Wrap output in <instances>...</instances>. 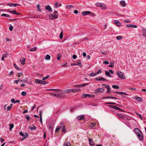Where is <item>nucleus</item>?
<instances>
[{"instance_id":"nucleus-1","label":"nucleus","mask_w":146,"mask_h":146,"mask_svg":"<svg viewBox=\"0 0 146 146\" xmlns=\"http://www.w3.org/2000/svg\"><path fill=\"white\" fill-rule=\"evenodd\" d=\"M134 132L137 135L138 139L140 141H142L143 139V134L141 131L137 128H135L134 129Z\"/></svg>"},{"instance_id":"nucleus-2","label":"nucleus","mask_w":146,"mask_h":146,"mask_svg":"<svg viewBox=\"0 0 146 146\" xmlns=\"http://www.w3.org/2000/svg\"><path fill=\"white\" fill-rule=\"evenodd\" d=\"M116 74L118 75V76L120 78L123 79H125L126 78V77L124 75V74L121 71H117Z\"/></svg>"},{"instance_id":"nucleus-3","label":"nucleus","mask_w":146,"mask_h":146,"mask_svg":"<svg viewBox=\"0 0 146 146\" xmlns=\"http://www.w3.org/2000/svg\"><path fill=\"white\" fill-rule=\"evenodd\" d=\"M58 14L56 15L51 14L49 16V18L50 20H53L54 19H56L58 17Z\"/></svg>"},{"instance_id":"nucleus-4","label":"nucleus","mask_w":146,"mask_h":146,"mask_svg":"<svg viewBox=\"0 0 146 146\" xmlns=\"http://www.w3.org/2000/svg\"><path fill=\"white\" fill-rule=\"evenodd\" d=\"M87 97L89 98H94V95L84 93L82 95V98H84Z\"/></svg>"},{"instance_id":"nucleus-5","label":"nucleus","mask_w":146,"mask_h":146,"mask_svg":"<svg viewBox=\"0 0 146 146\" xmlns=\"http://www.w3.org/2000/svg\"><path fill=\"white\" fill-rule=\"evenodd\" d=\"M35 82L38 84H46L45 81H43L42 80L36 79L35 80Z\"/></svg>"},{"instance_id":"nucleus-6","label":"nucleus","mask_w":146,"mask_h":146,"mask_svg":"<svg viewBox=\"0 0 146 146\" xmlns=\"http://www.w3.org/2000/svg\"><path fill=\"white\" fill-rule=\"evenodd\" d=\"M104 90H105L102 88H99L96 90L95 93L97 94L98 92H103Z\"/></svg>"},{"instance_id":"nucleus-7","label":"nucleus","mask_w":146,"mask_h":146,"mask_svg":"<svg viewBox=\"0 0 146 146\" xmlns=\"http://www.w3.org/2000/svg\"><path fill=\"white\" fill-rule=\"evenodd\" d=\"M95 80L97 81L108 80H107L102 77H98L96 78L95 79Z\"/></svg>"},{"instance_id":"nucleus-8","label":"nucleus","mask_w":146,"mask_h":146,"mask_svg":"<svg viewBox=\"0 0 146 146\" xmlns=\"http://www.w3.org/2000/svg\"><path fill=\"white\" fill-rule=\"evenodd\" d=\"M63 92L65 93H69L71 92H74V89H66L64 90Z\"/></svg>"},{"instance_id":"nucleus-9","label":"nucleus","mask_w":146,"mask_h":146,"mask_svg":"<svg viewBox=\"0 0 146 146\" xmlns=\"http://www.w3.org/2000/svg\"><path fill=\"white\" fill-rule=\"evenodd\" d=\"M78 120H85V119L84 118V116L83 115H81L78 116L76 118Z\"/></svg>"},{"instance_id":"nucleus-10","label":"nucleus","mask_w":146,"mask_h":146,"mask_svg":"<svg viewBox=\"0 0 146 146\" xmlns=\"http://www.w3.org/2000/svg\"><path fill=\"white\" fill-rule=\"evenodd\" d=\"M54 124L53 122H51L48 125V127L49 129L52 130L54 127Z\"/></svg>"},{"instance_id":"nucleus-11","label":"nucleus","mask_w":146,"mask_h":146,"mask_svg":"<svg viewBox=\"0 0 146 146\" xmlns=\"http://www.w3.org/2000/svg\"><path fill=\"white\" fill-rule=\"evenodd\" d=\"M19 134L20 135L22 136V137H23V139H25L28 136H27V133H26L25 134V135L24 133H23L22 132H20L19 133Z\"/></svg>"},{"instance_id":"nucleus-12","label":"nucleus","mask_w":146,"mask_h":146,"mask_svg":"<svg viewBox=\"0 0 146 146\" xmlns=\"http://www.w3.org/2000/svg\"><path fill=\"white\" fill-rule=\"evenodd\" d=\"M88 140L89 144L91 145L92 146H94V145L95 144L94 142H93V141L92 140V139L90 138H89Z\"/></svg>"},{"instance_id":"nucleus-13","label":"nucleus","mask_w":146,"mask_h":146,"mask_svg":"<svg viewBox=\"0 0 146 146\" xmlns=\"http://www.w3.org/2000/svg\"><path fill=\"white\" fill-rule=\"evenodd\" d=\"M7 5L11 7L12 6H14L15 7L17 6H20V5L16 3H8L7 4Z\"/></svg>"},{"instance_id":"nucleus-14","label":"nucleus","mask_w":146,"mask_h":146,"mask_svg":"<svg viewBox=\"0 0 146 146\" xmlns=\"http://www.w3.org/2000/svg\"><path fill=\"white\" fill-rule=\"evenodd\" d=\"M45 9L47 10L50 11V12H52V11L51 7L49 5H46V6Z\"/></svg>"},{"instance_id":"nucleus-15","label":"nucleus","mask_w":146,"mask_h":146,"mask_svg":"<svg viewBox=\"0 0 146 146\" xmlns=\"http://www.w3.org/2000/svg\"><path fill=\"white\" fill-rule=\"evenodd\" d=\"M118 117L119 119H125L124 115L121 114H118Z\"/></svg>"},{"instance_id":"nucleus-16","label":"nucleus","mask_w":146,"mask_h":146,"mask_svg":"<svg viewBox=\"0 0 146 146\" xmlns=\"http://www.w3.org/2000/svg\"><path fill=\"white\" fill-rule=\"evenodd\" d=\"M90 13V12L89 11H83L82 12V15L84 16L86 15H89Z\"/></svg>"},{"instance_id":"nucleus-17","label":"nucleus","mask_w":146,"mask_h":146,"mask_svg":"<svg viewBox=\"0 0 146 146\" xmlns=\"http://www.w3.org/2000/svg\"><path fill=\"white\" fill-rule=\"evenodd\" d=\"M127 27H131L134 28H136L137 27V26L135 25H126Z\"/></svg>"},{"instance_id":"nucleus-18","label":"nucleus","mask_w":146,"mask_h":146,"mask_svg":"<svg viewBox=\"0 0 146 146\" xmlns=\"http://www.w3.org/2000/svg\"><path fill=\"white\" fill-rule=\"evenodd\" d=\"M114 23L118 26H120L121 25V23L117 20H115L114 21Z\"/></svg>"},{"instance_id":"nucleus-19","label":"nucleus","mask_w":146,"mask_h":146,"mask_svg":"<svg viewBox=\"0 0 146 146\" xmlns=\"http://www.w3.org/2000/svg\"><path fill=\"white\" fill-rule=\"evenodd\" d=\"M76 65H78L80 67H82V64L81 63V61L80 60H78L77 61V62L76 63Z\"/></svg>"},{"instance_id":"nucleus-20","label":"nucleus","mask_w":146,"mask_h":146,"mask_svg":"<svg viewBox=\"0 0 146 146\" xmlns=\"http://www.w3.org/2000/svg\"><path fill=\"white\" fill-rule=\"evenodd\" d=\"M120 4L123 6V7H125L126 5V4L125 2L124 1H121L120 2Z\"/></svg>"},{"instance_id":"nucleus-21","label":"nucleus","mask_w":146,"mask_h":146,"mask_svg":"<svg viewBox=\"0 0 146 146\" xmlns=\"http://www.w3.org/2000/svg\"><path fill=\"white\" fill-rule=\"evenodd\" d=\"M105 75L107 76L110 77H111V76L110 75V73L108 71H105Z\"/></svg>"},{"instance_id":"nucleus-22","label":"nucleus","mask_w":146,"mask_h":146,"mask_svg":"<svg viewBox=\"0 0 146 146\" xmlns=\"http://www.w3.org/2000/svg\"><path fill=\"white\" fill-rule=\"evenodd\" d=\"M13 104H11L9 106H8L7 107V110L9 111L11 109L13 106Z\"/></svg>"},{"instance_id":"nucleus-23","label":"nucleus","mask_w":146,"mask_h":146,"mask_svg":"<svg viewBox=\"0 0 146 146\" xmlns=\"http://www.w3.org/2000/svg\"><path fill=\"white\" fill-rule=\"evenodd\" d=\"M66 97V96L64 95H63L62 92L60 93V96L59 98H65Z\"/></svg>"},{"instance_id":"nucleus-24","label":"nucleus","mask_w":146,"mask_h":146,"mask_svg":"<svg viewBox=\"0 0 146 146\" xmlns=\"http://www.w3.org/2000/svg\"><path fill=\"white\" fill-rule=\"evenodd\" d=\"M71 144L69 142L65 143L64 144V146H70Z\"/></svg>"},{"instance_id":"nucleus-25","label":"nucleus","mask_w":146,"mask_h":146,"mask_svg":"<svg viewBox=\"0 0 146 146\" xmlns=\"http://www.w3.org/2000/svg\"><path fill=\"white\" fill-rule=\"evenodd\" d=\"M25 59L24 58L22 60H20V61L22 65H24L25 64Z\"/></svg>"},{"instance_id":"nucleus-26","label":"nucleus","mask_w":146,"mask_h":146,"mask_svg":"<svg viewBox=\"0 0 146 146\" xmlns=\"http://www.w3.org/2000/svg\"><path fill=\"white\" fill-rule=\"evenodd\" d=\"M1 16L2 17H10L9 15L8 14H6L5 13H3L1 15Z\"/></svg>"},{"instance_id":"nucleus-27","label":"nucleus","mask_w":146,"mask_h":146,"mask_svg":"<svg viewBox=\"0 0 146 146\" xmlns=\"http://www.w3.org/2000/svg\"><path fill=\"white\" fill-rule=\"evenodd\" d=\"M9 126L10 127L9 129V130L10 131L13 127H14V124H13V123L10 124H9Z\"/></svg>"},{"instance_id":"nucleus-28","label":"nucleus","mask_w":146,"mask_h":146,"mask_svg":"<svg viewBox=\"0 0 146 146\" xmlns=\"http://www.w3.org/2000/svg\"><path fill=\"white\" fill-rule=\"evenodd\" d=\"M14 66L15 68L17 70H21V69L20 68H19L18 66H17V65L15 64V63L14 64Z\"/></svg>"},{"instance_id":"nucleus-29","label":"nucleus","mask_w":146,"mask_h":146,"mask_svg":"<svg viewBox=\"0 0 146 146\" xmlns=\"http://www.w3.org/2000/svg\"><path fill=\"white\" fill-rule=\"evenodd\" d=\"M29 128L31 130H33L36 129L37 128V127L36 126H34L33 127L31 126H29Z\"/></svg>"},{"instance_id":"nucleus-30","label":"nucleus","mask_w":146,"mask_h":146,"mask_svg":"<svg viewBox=\"0 0 146 146\" xmlns=\"http://www.w3.org/2000/svg\"><path fill=\"white\" fill-rule=\"evenodd\" d=\"M114 63L113 62H110V64L109 65L108 67L113 68L114 67Z\"/></svg>"},{"instance_id":"nucleus-31","label":"nucleus","mask_w":146,"mask_h":146,"mask_svg":"<svg viewBox=\"0 0 146 146\" xmlns=\"http://www.w3.org/2000/svg\"><path fill=\"white\" fill-rule=\"evenodd\" d=\"M50 56L48 54H47L46 55V56L45 57V59L46 60H49L50 59Z\"/></svg>"},{"instance_id":"nucleus-32","label":"nucleus","mask_w":146,"mask_h":146,"mask_svg":"<svg viewBox=\"0 0 146 146\" xmlns=\"http://www.w3.org/2000/svg\"><path fill=\"white\" fill-rule=\"evenodd\" d=\"M95 5L96 7H100L102 6V3H96Z\"/></svg>"},{"instance_id":"nucleus-33","label":"nucleus","mask_w":146,"mask_h":146,"mask_svg":"<svg viewBox=\"0 0 146 146\" xmlns=\"http://www.w3.org/2000/svg\"><path fill=\"white\" fill-rule=\"evenodd\" d=\"M63 35V31H62L60 34V36H59L60 38V39H62V38Z\"/></svg>"},{"instance_id":"nucleus-34","label":"nucleus","mask_w":146,"mask_h":146,"mask_svg":"<svg viewBox=\"0 0 146 146\" xmlns=\"http://www.w3.org/2000/svg\"><path fill=\"white\" fill-rule=\"evenodd\" d=\"M112 87L114 89H118L119 88V87L118 86L115 85H113Z\"/></svg>"},{"instance_id":"nucleus-35","label":"nucleus","mask_w":146,"mask_h":146,"mask_svg":"<svg viewBox=\"0 0 146 146\" xmlns=\"http://www.w3.org/2000/svg\"><path fill=\"white\" fill-rule=\"evenodd\" d=\"M106 99H117V98L115 97H111V96H107L106 97Z\"/></svg>"},{"instance_id":"nucleus-36","label":"nucleus","mask_w":146,"mask_h":146,"mask_svg":"<svg viewBox=\"0 0 146 146\" xmlns=\"http://www.w3.org/2000/svg\"><path fill=\"white\" fill-rule=\"evenodd\" d=\"M102 7V8L103 9H106V5H105V4H103V5H102V6H101Z\"/></svg>"},{"instance_id":"nucleus-37","label":"nucleus","mask_w":146,"mask_h":146,"mask_svg":"<svg viewBox=\"0 0 146 146\" xmlns=\"http://www.w3.org/2000/svg\"><path fill=\"white\" fill-rule=\"evenodd\" d=\"M58 5V3L57 2H55L54 3V7L55 8H57V6Z\"/></svg>"},{"instance_id":"nucleus-38","label":"nucleus","mask_w":146,"mask_h":146,"mask_svg":"<svg viewBox=\"0 0 146 146\" xmlns=\"http://www.w3.org/2000/svg\"><path fill=\"white\" fill-rule=\"evenodd\" d=\"M61 57V56L60 55V54H58L57 55V57H56L57 59V60H59Z\"/></svg>"},{"instance_id":"nucleus-39","label":"nucleus","mask_w":146,"mask_h":146,"mask_svg":"<svg viewBox=\"0 0 146 146\" xmlns=\"http://www.w3.org/2000/svg\"><path fill=\"white\" fill-rule=\"evenodd\" d=\"M107 89V93H110V87L109 86L108 87L106 88Z\"/></svg>"},{"instance_id":"nucleus-40","label":"nucleus","mask_w":146,"mask_h":146,"mask_svg":"<svg viewBox=\"0 0 146 146\" xmlns=\"http://www.w3.org/2000/svg\"><path fill=\"white\" fill-rule=\"evenodd\" d=\"M136 99L139 102H141L142 101V98L140 97H138Z\"/></svg>"},{"instance_id":"nucleus-41","label":"nucleus","mask_w":146,"mask_h":146,"mask_svg":"<svg viewBox=\"0 0 146 146\" xmlns=\"http://www.w3.org/2000/svg\"><path fill=\"white\" fill-rule=\"evenodd\" d=\"M66 8L68 9H69L72 8H73L74 7L72 5H67L66 7Z\"/></svg>"},{"instance_id":"nucleus-42","label":"nucleus","mask_w":146,"mask_h":146,"mask_svg":"<svg viewBox=\"0 0 146 146\" xmlns=\"http://www.w3.org/2000/svg\"><path fill=\"white\" fill-rule=\"evenodd\" d=\"M116 38L118 40H121L122 38V37L121 36H117L116 37Z\"/></svg>"},{"instance_id":"nucleus-43","label":"nucleus","mask_w":146,"mask_h":146,"mask_svg":"<svg viewBox=\"0 0 146 146\" xmlns=\"http://www.w3.org/2000/svg\"><path fill=\"white\" fill-rule=\"evenodd\" d=\"M143 35L146 36V30H143Z\"/></svg>"},{"instance_id":"nucleus-44","label":"nucleus","mask_w":146,"mask_h":146,"mask_svg":"<svg viewBox=\"0 0 146 146\" xmlns=\"http://www.w3.org/2000/svg\"><path fill=\"white\" fill-rule=\"evenodd\" d=\"M49 77V76L48 75H47L46 77H43L42 78V80H46V79L48 78Z\"/></svg>"},{"instance_id":"nucleus-45","label":"nucleus","mask_w":146,"mask_h":146,"mask_svg":"<svg viewBox=\"0 0 146 146\" xmlns=\"http://www.w3.org/2000/svg\"><path fill=\"white\" fill-rule=\"evenodd\" d=\"M36 48L35 47L32 48L31 49H30L29 50L31 51H34L36 50Z\"/></svg>"},{"instance_id":"nucleus-46","label":"nucleus","mask_w":146,"mask_h":146,"mask_svg":"<svg viewBox=\"0 0 146 146\" xmlns=\"http://www.w3.org/2000/svg\"><path fill=\"white\" fill-rule=\"evenodd\" d=\"M106 104H113V105H115L116 104V103L114 102H107L105 103Z\"/></svg>"},{"instance_id":"nucleus-47","label":"nucleus","mask_w":146,"mask_h":146,"mask_svg":"<svg viewBox=\"0 0 146 146\" xmlns=\"http://www.w3.org/2000/svg\"><path fill=\"white\" fill-rule=\"evenodd\" d=\"M8 12L11 13H12L14 14H15V12H16V11L15 10H12V11H8Z\"/></svg>"},{"instance_id":"nucleus-48","label":"nucleus","mask_w":146,"mask_h":146,"mask_svg":"<svg viewBox=\"0 0 146 146\" xmlns=\"http://www.w3.org/2000/svg\"><path fill=\"white\" fill-rule=\"evenodd\" d=\"M96 123H92L90 125V127H93L96 125Z\"/></svg>"},{"instance_id":"nucleus-49","label":"nucleus","mask_w":146,"mask_h":146,"mask_svg":"<svg viewBox=\"0 0 146 146\" xmlns=\"http://www.w3.org/2000/svg\"><path fill=\"white\" fill-rule=\"evenodd\" d=\"M21 94L22 96H24L26 95V93L25 92L23 91L21 92Z\"/></svg>"},{"instance_id":"nucleus-50","label":"nucleus","mask_w":146,"mask_h":146,"mask_svg":"<svg viewBox=\"0 0 146 146\" xmlns=\"http://www.w3.org/2000/svg\"><path fill=\"white\" fill-rule=\"evenodd\" d=\"M60 127L59 126L57 127L56 130L55 132H57L58 131L60 130Z\"/></svg>"},{"instance_id":"nucleus-51","label":"nucleus","mask_w":146,"mask_h":146,"mask_svg":"<svg viewBox=\"0 0 146 146\" xmlns=\"http://www.w3.org/2000/svg\"><path fill=\"white\" fill-rule=\"evenodd\" d=\"M13 29V27L12 25H10L9 27V29L10 31H12Z\"/></svg>"},{"instance_id":"nucleus-52","label":"nucleus","mask_w":146,"mask_h":146,"mask_svg":"<svg viewBox=\"0 0 146 146\" xmlns=\"http://www.w3.org/2000/svg\"><path fill=\"white\" fill-rule=\"evenodd\" d=\"M60 92H59L58 93H57V94H56V95H55V96H56V97L59 98L60 96Z\"/></svg>"},{"instance_id":"nucleus-53","label":"nucleus","mask_w":146,"mask_h":146,"mask_svg":"<svg viewBox=\"0 0 146 146\" xmlns=\"http://www.w3.org/2000/svg\"><path fill=\"white\" fill-rule=\"evenodd\" d=\"M108 107H111V108H112L115 109H116V106H111V105H109L108 106Z\"/></svg>"},{"instance_id":"nucleus-54","label":"nucleus","mask_w":146,"mask_h":146,"mask_svg":"<svg viewBox=\"0 0 146 146\" xmlns=\"http://www.w3.org/2000/svg\"><path fill=\"white\" fill-rule=\"evenodd\" d=\"M80 90L79 89H74V93L78 91H80Z\"/></svg>"},{"instance_id":"nucleus-55","label":"nucleus","mask_w":146,"mask_h":146,"mask_svg":"<svg viewBox=\"0 0 146 146\" xmlns=\"http://www.w3.org/2000/svg\"><path fill=\"white\" fill-rule=\"evenodd\" d=\"M62 132L64 133L66 132V130L65 127L62 128Z\"/></svg>"},{"instance_id":"nucleus-56","label":"nucleus","mask_w":146,"mask_h":146,"mask_svg":"<svg viewBox=\"0 0 146 146\" xmlns=\"http://www.w3.org/2000/svg\"><path fill=\"white\" fill-rule=\"evenodd\" d=\"M102 70L101 69H100L98 70V72L97 73V74H100L102 73Z\"/></svg>"},{"instance_id":"nucleus-57","label":"nucleus","mask_w":146,"mask_h":146,"mask_svg":"<svg viewBox=\"0 0 146 146\" xmlns=\"http://www.w3.org/2000/svg\"><path fill=\"white\" fill-rule=\"evenodd\" d=\"M129 90L132 91H134L135 90H136V88H130Z\"/></svg>"},{"instance_id":"nucleus-58","label":"nucleus","mask_w":146,"mask_h":146,"mask_svg":"<svg viewBox=\"0 0 146 146\" xmlns=\"http://www.w3.org/2000/svg\"><path fill=\"white\" fill-rule=\"evenodd\" d=\"M89 84L88 83H86V84H82V87L85 86H87Z\"/></svg>"},{"instance_id":"nucleus-59","label":"nucleus","mask_w":146,"mask_h":146,"mask_svg":"<svg viewBox=\"0 0 146 146\" xmlns=\"http://www.w3.org/2000/svg\"><path fill=\"white\" fill-rule=\"evenodd\" d=\"M115 110H120V111H123L120 108H119V107H116Z\"/></svg>"},{"instance_id":"nucleus-60","label":"nucleus","mask_w":146,"mask_h":146,"mask_svg":"<svg viewBox=\"0 0 146 146\" xmlns=\"http://www.w3.org/2000/svg\"><path fill=\"white\" fill-rule=\"evenodd\" d=\"M76 58H77V56L76 55H74L72 56V58L73 59H76Z\"/></svg>"},{"instance_id":"nucleus-61","label":"nucleus","mask_w":146,"mask_h":146,"mask_svg":"<svg viewBox=\"0 0 146 146\" xmlns=\"http://www.w3.org/2000/svg\"><path fill=\"white\" fill-rule=\"evenodd\" d=\"M15 100L13 98V99H11V102L12 103H15Z\"/></svg>"},{"instance_id":"nucleus-62","label":"nucleus","mask_w":146,"mask_h":146,"mask_svg":"<svg viewBox=\"0 0 146 146\" xmlns=\"http://www.w3.org/2000/svg\"><path fill=\"white\" fill-rule=\"evenodd\" d=\"M40 117H42V111L41 110H40L39 112Z\"/></svg>"},{"instance_id":"nucleus-63","label":"nucleus","mask_w":146,"mask_h":146,"mask_svg":"<svg viewBox=\"0 0 146 146\" xmlns=\"http://www.w3.org/2000/svg\"><path fill=\"white\" fill-rule=\"evenodd\" d=\"M60 126L62 127H64V125L63 123H61L60 124Z\"/></svg>"},{"instance_id":"nucleus-64","label":"nucleus","mask_w":146,"mask_h":146,"mask_svg":"<svg viewBox=\"0 0 146 146\" xmlns=\"http://www.w3.org/2000/svg\"><path fill=\"white\" fill-rule=\"evenodd\" d=\"M103 63L105 64H108L109 63V62L108 61H105Z\"/></svg>"}]
</instances>
